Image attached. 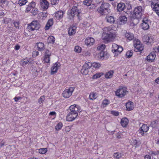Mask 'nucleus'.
<instances>
[{
  "label": "nucleus",
  "instance_id": "e433bc0d",
  "mask_svg": "<svg viewBox=\"0 0 159 159\" xmlns=\"http://www.w3.org/2000/svg\"><path fill=\"white\" fill-rule=\"evenodd\" d=\"M103 75L102 73H97L93 75V79H97V78L100 77L102 76Z\"/></svg>",
  "mask_w": 159,
  "mask_h": 159
},
{
  "label": "nucleus",
  "instance_id": "f257e3e1",
  "mask_svg": "<svg viewBox=\"0 0 159 159\" xmlns=\"http://www.w3.org/2000/svg\"><path fill=\"white\" fill-rule=\"evenodd\" d=\"M103 32L102 35V39L105 41L109 42L112 41L116 37L115 33L112 32L113 30L110 27H105L103 29Z\"/></svg>",
  "mask_w": 159,
  "mask_h": 159
},
{
  "label": "nucleus",
  "instance_id": "f03ea898",
  "mask_svg": "<svg viewBox=\"0 0 159 159\" xmlns=\"http://www.w3.org/2000/svg\"><path fill=\"white\" fill-rule=\"evenodd\" d=\"M110 6V4L107 3H102L100 7L98 8L97 11L101 15H107L110 12L109 9Z\"/></svg>",
  "mask_w": 159,
  "mask_h": 159
},
{
  "label": "nucleus",
  "instance_id": "473e14b6",
  "mask_svg": "<svg viewBox=\"0 0 159 159\" xmlns=\"http://www.w3.org/2000/svg\"><path fill=\"white\" fill-rule=\"evenodd\" d=\"M98 97L97 94L96 93H91L89 96V99L90 100H93L95 99Z\"/></svg>",
  "mask_w": 159,
  "mask_h": 159
},
{
  "label": "nucleus",
  "instance_id": "f8f14e48",
  "mask_svg": "<svg viewBox=\"0 0 159 159\" xmlns=\"http://www.w3.org/2000/svg\"><path fill=\"white\" fill-rule=\"evenodd\" d=\"M70 112L76 114H78V112L81 111L80 107L78 105L74 104L70 106Z\"/></svg>",
  "mask_w": 159,
  "mask_h": 159
},
{
  "label": "nucleus",
  "instance_id": "ea45409f",
  "mask_svg": "<svg viewBox=\"0 0 159 159\" xmlns=\"http://www.w3.org/2000/svg\"><path fill=\"white\" fill-rule=\"evenodd\" d=\"M81 48L78 46H75L74 48V51L77 53H80L81 51Z\"/></svg>",
  "mask_w": 159,
  "mask_h": 159
},
{
  "label": "nucleus",
  "instance_id": "de8ad7c7",
  "mask_svg": "<svg viewBox=\"0 0 159 159\" xmlns=\"http://www.w3.org/2000/svg\"><path fill=\"white\" fill-rule=\"evenodd\" d=\"M91 2L92 1L90 0H85L84 1L83 3L84 5L89 6L91 4Z\"/></svg>",
  "mask_w": 159,
  "mask_h": 159
},
{
  "label": "nucleus",
  "instance_id": "9b49d317",
  "mask_svg": "<svg viewBox=\"0 0 159 159\" xmlns=\"http://www.w3.org/2000/svg\"><path fill=\"white\" fill-rule=\"evenodd\" d=\"M74 88L70 87L68 89H65L62 93L63 97L65 98H69L70 97L74 91Z\"/></svg>",
  "mask_w": 159,
  "mask_h": 159
},
{
  "label": "nucleus",
  "instance_id": "a878e982",
  "mask_svg": "<svg viewBox=\"0 0 159 159\" xmlns=\"http://www.w3.org/2000/svg\"><path fill=\"white\" fill-rule=\"evenodd\" d=\"M114 71L113 70H110L106 73L105 74V77L106 79H111L113 77Z\"/></svg>",
  "mask_w": 159,
  "mask_h": 159
},
{
  "label": "nucleus",
  "instance_id": "dca6fc26",
  "mask_svg": "<svg viewBox=\"0 0 159 159\" xmlns=\"http://www.w3.org/2000/svg\"><path fill=\"white\" fill-rule=\"evenodd\" d=\"M78 114L69 112L66 117V120L68 121H72L74 120L78 116Z\"/></svg>",
  "mask_w": 159,
  "mask_h": 159
},
{
  "label": "nucleus",
  "instance_id": "774afa93",
  "mask_svg": "<svg viewBox=\"0 0 159 159\" xmlns=\"http://www.w3.org/2000/svg\"><path fill=\"white\" fill-rule=\"evenodd\" d=\"M20 48V46L19 45H16L15 47V49L16 50H18Z\"/></svg>",
  "mask_w": 159,
  "mask_h": 159
},
{
  "label": "nucleus",
  "instance_id": "5fc2aeb1",
  "mask_svg": "<svg viewBox=\"0 0 159 159\" xmlns=\"http://www.w3.org/2000/svg\"><path fill=\"white\" fill-rule=\"evenodd\" d=\"M39 55V52L37 51H34L33 52L32 56L33 57H35Z\"/></svg>",
  "mask_w": 159,
  "mask_h": 159
},
{
  "label": "nucleus",
  "instance_id": "37998d69",
  "mask_svg": "<svg viewBox=\"0 0 159 159\" xmlns=\"http://www.w3.org/2000/svg\"><path fill=\"white\" fill-rule=\"evenodd\" d=\"M106 46L104 44H102L100 46H99L97 47V49L98 50L101 51H103V50L105 48Z\"/></svg>",
  "mask_w": 159,
  "mask_h": 159
},
{
  "label": "nucleus",
  "instance_id": "69168bd1",
  "mask_svg": "<svg viewBox=\"0 0 159 159\" xmlns=\"http://www.w3.org/2000/svg\"><path fill=\"white\" fill-rule=\"evenodd\" d=\"M144 159H151V157L149 155H147L145 156Z\"/></svg>",
  "mask_w": 159,
  "mask_h": 159
},
{
  "label": "nucleus",
  "instance_id": "58836bf2",
  "mask_svg": "<svg viewBox=\"0 0 159 159\" xmlns=\"http://www.w3.org/2000/svg\"><path fill=\"white\" fill-rule=\"evenodd\" d=\"M27 2V0H19L18 3L20 6L25 5Z\"/></svg>",
  "mask_w": 159,
  "mask_h": 159
},
{
  "label": "nucleus",
  "instance_id": "bb28decb",
  "mask_svg": "<svg viewBox=\"0 0 159 159\" xmlns=\"http://www.w3.org/2000/svg\"><path fill=\"white\" fill-rule=\"evenodd\" d=\"M129 120L127 118H123L121 119L120 123L121 125L124 127H126L128 125Z\"/></svg>",
  "mask_w": 159,
  "mask_h": 159
},
{
  "label": "nucleus",
  "instance_id": "8fccbe9b",
  "mask_svg": "<svg viewBox=\"0 0 159 159\" xmlns=\"http://www.w3.org/2000/svg\"><path fill=\"white\" fill-rule=\"evenodd\" d=\"M88 6L89 9L90 10H93L95 9L96 7L95 5L93 4H90V5Z\"/></svg>",
  "mask_w": 159,
  "mask_h": 159
},
{
  "label": "nucleus",
  "instance_id": "aec40b11",
  "mask_svg": "<svg viewBox=\"0 0 159 159\" xmlns=\"http://www.w3.org/2000/svg\"><path fill=\"white\" fill-rule=\"evenodd\" d=\"M64 14L63 11H59L55 13L54 16L56 19L59 20L63 18Z\"/></svg>",
  "mask_w": 159,
  "mask_h": 159
},
{
  "label": "nucleus",
  "instance_id": "423d86ee",
  "mask_svg": "<svg viewBox=\"0 0 159 159\" xmlns=\"http://www.w3.org/2000/svg\"><path fill=\"white\" fill-rule=\"evenodd\" d=\"M123 50V48L121 46L118 45L116 43L112 44V51L114 53L115 56H117L120 54Z\"/></svg>",
  "mask_w": 159,
  "mask_h": 159
},
{
  "label": "nucleus",
  "instance_id": "f3484780",
  "mask_svg": "<svg viewBox=\"0 0 159 159\" xmlns=\"http://www.w3.org/2000/svg\"><path fill=\"white\" fill-rule=\"evenodd\" d=\"M40 3L41 8L43 11H46L48 9L49 3L46 0H41Z\"/></svg>",
  "mask_w": 159,
  "mask_h": 159
},
{
  "label": "nucleus",
  "instance_id": "cd10ccee",
  "mask_svg": "<svg viewBox=\"0 0 159 159\" xmlns=\"http://www.w3.org/2000/svg\"><path fill=\"white\" fill-rule=\"evenodd\" d=\"M125 7V5L124 3L120 2L117 4V10L119 12L122 11L124 10Z\"/></svg>",
  "mask_w": 159,
  "mask_h": 159
},
{
  "label": "nucleus",
  "instance_id": "2f4dec72",
  "mask_svg": "<svg viewBox=\"0 0 159 159\" xmlns=\"http://www.w3.org/2000/svg\"><path fill=\"white\" fill-rule=\"evenodd\" d=\"M30 63H31V59L30 58H26L20 61L21 64L24 65Z\"/></svg>",
  "mask_w": 159,
  "mask_h": 159
},
{
  "label": "nucleus",
  "instance_id": "4d7b16f0",
  "mask_svg": "<svg viewBox=\"0 0 159 159\" xmlns=\"http://www.w3.org/2000/svg\"><path fill=\"white\" fill-rule=\"evenodd\" d=\"M14 26L16 28H18L19 27V23L18 22H15L13 23Z\"/></svg>",
  "mask_w": 159,
  "mask_h": 159
},
{
  "label": "nucleus",
  "instance_id": "39448f33",
  "mask_svg": "<svg viewBox=\"0 0 159 159\" xmlns=\"http://www.w3.org/2000/svg\"><path fill=\"white\" fill-rule=\"evenodd\" d=\"M40 27L39 23L37 20L32 21L28 25L27 28L29 31L37 30Z\"/></svg>",
  "mask_w": 159,
  "mask_h": 159
},
{
  "label": "nucleus",
  "instance_id": "1a4fd4ad",
  "mask_svg": "<svg viewBox=\"0 0 159 159\" xmlns=\"http://www.w3.org/2000/svg\"><path fill=\"white\" fill-rule=\"evenodd\" d=\"M126 89L125 88L120 86L115 92V93L117 96L122 98L126 95Z\"/></svg>",
  "mask_w": 159,
  "mask_h": 159
},
{
  "label": "nucleus",
  "instance_id": "c03bdc74",
  "mask_svg": "<svg viewBox=\"0 0 159 159\" xmlns=\"http://www.w3.org/2000/svg\"><path fill=\"white\" fill-rule=\"evenodd\" d=\"M81 72L84 75H86L88 74L89 70L82 68L81 70Z\"/></svg>",
  "mask_w": 159,
  "mask_h": 159
},
{
  "label": "nucleus",
  "instance_id": "c85d7f7f",
  "mask_svg": "<svg viewBox=\"0 0 159 159\" xmlns=\"http://www.w3.org/2000/svg\"><path fill=\"white\" fill-rule=\"evenodd\" d=\"M53 24V20L52 19H50L49 20L47 24H46L45 29L46 30H47L49 29V28Z\"/></svg>",
  "mask_w": 159,
  "mask_h": 159
},
{
  "label": "nucleus",
  "instance_id": "052dcab7",
  "mask_svg": "<svg viewBox=\"0 0 159 159\" xmlns=\"http://www.w3.org/2000/svg\"><path fill=\"white\" fill-rule=\"evenodd\" d=\"M15 101V102H17L19 100L21 99V98L20 97H16L14 98Z\"/></svg>",
  "mask_w": 159,
  "mask_h": 159
},
{
  "label": "nucleus",
  "instance_id": "7c9ffc66",
  "mask_svg": "<svg viewBox=\"0 0 159 159\" xmlns=\"http://www.w3.org/2000/svg\"><path fill=\"white\" fill-rule=\"evenodd\" d=\"M125 37L129 41L132 40L134 38L133 34L127 32L125 34Z\"/></svg>",
  "mask_w": 159,
  "mask_h": 159
},
{
  "label": "nucleus",
  "instance_id": "2eb2a0df",
  "mask_svg": "<svg viewBox=\"0 0 159 159\" xmlns=\"http://www.w3.org/2000/svg\"><path fill=\"white\" fill-rule=\"evenodd\" d=\"M61 66V64L59 62L54 63L51 68V74L53 75L57 73L58 69Z\"/></svg>",
  "mask_w": 159,
  "mask_h": 159
},
{
  "label": "nucleus",
  "instance_id": "7ed1b4c3",
  "mask_svg": "<svg viewBox=\"0 0 159 159\" xmlns=\"http://www.w3.org/2000/svg\"><path fill=\"white\" fill-rule=\"evenodd\" d=\"M144 8L141 6L136 7L134 11L133 16L134 18L139 19L144 13Z\"/></svg>",
  "mask_w": 159,
  "mask_h": 159
},
{
  "label": "nucleus",
  "instance_id": "79ce46f5",
  "mask_svg": "<svg viewBox=\"0 0 159 159\" xmlns=\"http://www.w3.org/2000/svg\"><path fill=\"white\" fill-rule=\"evenodd\" d=\"M47 151V149L46 148H40L39 150V153L44 154Z\"/></svg>",
  "mask_w": 159,
  "mask_h": 159
},
{
  "label": "nucleus",
  "instance_id": "13d9d810",
  "mask_svg": "<svg viewBox=\"0 0 159 159\" xmlns=\"http://www.w3.org/2000/svg\"><path fill=\"white\" fill-rule=\"evenodd\" d=\"M104 52L103 51H101L99 54V56L100 57V58H102L104 57Z\"/></svg>",
  "mask_w": 159,
  "mask_h": 159
},
{
  "label": "nucleus",
  "instance_id": "603ef678",
  "mask_svg": "<svg viewBox=\"0 0 159 159\" xmlns=\"http://www.w3.org/2000/svg\"><path fill=\"white\" fill-rule=\"evenodd\" d=\"M111 114L115 116H118L119 114V112L117 111H111Z\"/></svg>",
  "mask_w": 159,
  "mask_h": 159
},
{
  "label": "nucleus",
  "instance_id": "3c124183",
  "mask_svg": "<svg viewBox=\"0 0 159 159\" xmlns=\"http://www.w3.org/2000/svg\"><path fill=\"white\" fill-rule=\"evenodd\" d=\"M59 0H51V4L52 5H56L58 3Z\"/></svg>",
  "mask_w": 159,
  "mask_h": 159
},
{
  "label": "nucleus",
  "instance_id": "b1692460",
  "mask_svg": "<svg viewBox=\"0 0 159 159\" xmlns=\"http://www.w3.org/2000/svg\"><path fill=\"white\" fill-rule=\"evenodd\" d=\"M105 19L107 22L110 24L114 23L115 21L114 17L112 16H106Z\"/></svg>",
  "mask_w": 159,
  "mask_h": 159
},
{
  "label": "nucleus",
  "instance_id": "c9c22d12",
  "mask_svg": "<svg viewBox=\"0 0 159 159\" xmlns=\"http://www.w3.org/2000/svg\"><path fill=\"white\" fill-rule=\"evenodd\" d=\"M48 42L50 43H53L55 42V38L53 36H50L48 39Z\"/></svg>",
  "mask_w": 159,
  "mask_h": 159
},
{
  "label": "nucleus",
  "instance_id": "a211bd4d",
  "mask_svg": "<svg viewBox=\"0 0 159 159\" xmlns=\"http://www.w3.org/2000/svg\"><path fill=\"white\" fill-rule=\"evenodd\" d=\"M143 39L146 44H151L154 41V38L151 35L145 36Z\"/></svg>",
  "mask_w": 159,
  "mask_h": 159
},
{
  "label": "nucleus",
  "instance_id": "393cba45",
  "mask_svg": "<svg viewBox=\"0 0 159 159\" xmlns=\"http://www.w3.org/2000/svg\"><path fill=\"white\" fill-rule=\"evenodd\" d=\"M126 106L127 110L131 111L133 109L134 107L133 103L131 102H129L126 103Z\"/></svg>",
  "mask_w": 159,
  "mask_h": 159
},
{
  "label": "nucleus",
  "instance_id": "680f3d73",
  "mask_svg": "<svg viewBox=\"0 0 159 159\" xmlns=\"http://www.w3.org/2000/svg\"><path fill=\"white\" fill-rule=\"evenodd\" d=\"M152 154L154 155H159V151H157L156 152H152Z\"/></svg>",
  "mask_w": 159,
  "mask_h": 159
},
{
  "label": "nucleus",
  "instance_id": "4c0bfd02",
  "mask_svg": "<svg viewBox=\"0 0 159 159\" xmlns=\"http://www.w3.org/2000/svg\"><path fill=\"white\" fill-rule=\"evenodd\" d=\"M92 66L96 69H98L101 66L100 63L97 62H93L92 64Z\"/></svg>",
  "mask_w": 159,
  "mask_h": 159
},
{
  "label": "nucleus",
  "instance_id": "c756f323",
  "mask_svg": "<svg viewBox=\"0 0 159 159\" xmlns=\"http://www.w3.org/2000/svg\"><path fill=\"white\" fill-rule=\"evenodd\" d=\"M76 27L75 26L70 27L68 30L69 35H71L75 34L76 32Z\"/></svg>",
  "mask_w": 159,
  "mask_h": 159
},
{
  "label": "nucleus",
  "instance_id": "ddd939ff",
  "mask_svg": "<svg viewBox=\"0 0 159 159\" xmlns=\"http://www.w3.org/2000/svg\"><path fill=\"white\" fill-rule=\"evenodd\" d=\"M52 53L51 51L48 49L45 50L44 54L43 61L44 62L48 63L50 62V57Z\"/></svg>",
  "mask_w": 159,
  "mask_h": 159
},
{
  "label": "nucleus",
  "instance_id": "0eeeda50",
  "mask_svg": "<svg viewBox=\"0 0 159 159\" xmlns=\"http://www.w3.org/2000/svg\"><path fill=\"white\" fill-rule=\"evenodd\" d=\"M151 7L159 16V1L156 0L150 1Z\"/></svg>",
  "mask_w": 159,
  "mask_h": 159
},
{
  "label": "nucleus",
  "instance_id": "49530a36",
  "mask_svg": "<svg viewBox=\"0 0 159 159\" xmlns=\"http://www.w3.org/2000/svg\"><path fill=\"white\" fill-rule=\"evenodd\" d=\"M31 12L34 15H37L38 13V11L36 8H33L31 10Z\"/></svg>",
  "mask_w": 159,
  "mask_h": 159
},
{
  "label": "nucleus",
  "instance_id": "864d4df0",
  "mask_svg": "<svg viewBox=\"0 0 159 159\" xmlns=\"http://www.w3.org/2000/svg\"><path fill=\"white\" fill-rule=\"evenodd\" d=\"M126 55L128 57H130L132 55V53L130 51H129L126 53Z\"/></svg>",
  "mask_w": 159,
  "mask_h": 159
},
{
  "label": "nucleus",
  "instance_id": "a18cd8bd",
  "mask_svg": "<svg viewBox=\"0 0 159 159\" xmlns=\"http://www.w3.org/2000/svg\"><path fill=\"white\" fill-rule=\"evenodd\" d=\"M109 103H110V101H109L107 99H105V100H103V102H102V104L103 105V106L104 107H106Z\"/></svg>",
  "mask_w": 159,
  "mask_h": 159
},
{
  "label": "nucleus",
  "instance_id": "a19ab883",
  "mask_svg": "<svg viewBox=\"0 0 159 159\" xmlns=\"http://www.w3.org/2000/svg\"><path fill=\"white\" fill-rule=\"evenodd\" d=\"M62 126V124L61 122H59L56 126L55 129L57 130H59L61 129Z\"/></svg>",
  "mask_w": 159,
  "mask_h": 159
},
{
  "label": "nucleus",
  "instance_id": "6e6d98bb",
  "mask_svg": "<svg viewBox=\"0 0 159 159\" xmlns=\"http://www.w3.org/2000/svg\"><path fill=\"white\" fill-rule=\"evenodd\" d=\"M29 5L33 8H34L35 6V3L34 2H31L30 3Z\"/></svg>",
  "mask_w": 159,
  "mask_h": 159
},
{
  "label": "nucleus",
  "instance_id": "0e129e2a",
  "mask_svg": "<svg viewBox=\"0 0 159 159\" xmlns=\"http://www.w3.org/2000/svg\"><path fill=\"white\" fill-rule=\"evenodd\" d=\"M1 3H2V5L3 4H5V3L7 4V1L6 0H1Z\"/></svg>",
  "mask_w": 159,
  "mask_h": 159
},
{
  "label": "nucleus",
  "instance_id": "20e7f679",
  "mask_svg": "<svg viewBox=\"0 0 159 159\" xmlns=\"http://www.w3.org/2000/svg\"><path fill=\"white\" fill-rule=\"evenodd\" d=\"M80 13L78 7L76 6L73 7L72 8L67 11L68 18L70 20L72 19L75 16H77Z\"/></svg>",
  "mask_w": 159,
  "mask_h": 159
},
{
  "label": "nucleus",
  "instance_id": "bf43d9fd",
  "mask_svg": "<svg viewBox=\"0 0 159 159\" xmlns=\"http://www.w3.org/2000/svg\"><path fill=\"white\" fill-rule=\"evenodd\" d=\"M33 8L30 7L29 5H28L27 7L26 8V11L27 12H29V11H31Z\"/></svg>",
  "mask_w": 159,
  "mask_h": 159
},
{
  "label": "nucleus",
  "instance_id": "09e8293b",
  "mask_svg": "<svg viewBox=\"0 0 159 159\" xmlns=\"http://www.w3.org/2000/svg\"><path fill=\"white\" fill-rule=\"evenodd\" d=\"M45 100V97L44 96H41L39 99L38 102L39 103H41L43 102Z\"/></svg>",
  "mask_w": 159,
  "mask_h": 159
},
{
  "label": "nucleus",
  "instance_id": "412c9836",
  "mask_svg": "<svg viewBox=\"0 0 159 159\" xmlns=\"http://www.w3.org/2000/svg\"><path fill=\"white\" fill-rule=\"evenodd\" d=\"M120 24H124L126 23L127 21V18L125 16H120L118 19Z\"/></svg>",
  "mask_w": 159,
  "mask_h": 159
},
{
  "label": "nucleus",
  "instance_id": "72a5a7b5",
  "mask_svg": "<svg viewBox=\"0 0 159 159\" xmlns=\"http://www.w3.org/2000/svg\"><path fill=\"white\" fill-rule=\"evenodd\" d=\"M92 63H91L89 62H85L82 68L89 70V69L92 66Z\"/></svg>",
  "mask_w": 159,
  "mask_h": 159
},
{
  "label": "nucleus",
  "instance_id": "338daca9",
  "mask_svg": "<svg viewBox=\"0 0 159 159\" xmlns=\"http://www.w3.org/2000/svg\"><path fill=\"white\" fill-rule=\"evenodd\" d=\"M49 115H50L55 116L56 115V113L54 111H52L49 113Z\"/></svg>",
  "mask_w": 159,
  "mask_h": 159
},
{
  "label": "nucleus",
  "instance_id": "f704fd0d",
  "mask_svg": "<svg viewBox=\"0 0 159 159\" xmlns=\"http://www.w3.org/2000/svg\"><path fill=\"white\" fill-rule=\"evenodd\" d=\"M123 155V154L120 152H116L114 154L113 156L115 158L119 159L121 158Z\"/></svg>",
  "mask_w": 159,
  "mask_h": 159
},
{
  "label": "nucleus",
  "instance_id": "4468645a",
  "mask_svg": "<svg viewBox=\"0 0 159 159\" xmlns=\"http://www.w3.org/2000/svg\"><path fill=\"white\" fill-rule=\"evenodd\" d=\"M143 23L141 24V27L144 30H147L149 29V24L150 22V20H148V17H145L143 18Z\"/></svg>",
  "mask_w": 159,
  "mask_h": 159
},
{
  "label": "nucleus",
  "instance_id": "6e6552de",
  "mask_svg": "<svg viewBox=\"0 0 159 159\" xmlns=\"http://www.w3.org/2000/svg\"><path fill=\"white\" fill-rule=\"evenodd\" d=\"M134 45L135 48L134 50L136 52H141L144 49L143 45L138 39H135L134 40Z\"/></svg>",
  "mask_w": 159,
  "mask_h": 159
},
{
  "label": "nucleus",
  "instance_id": "9d476101",
  "mask_svg": "<svg viewBox=\"0 0 159 159\" xmlns=\"http://www.w3.org/2000/svg\"><path fill=\"white\" fill-rule=\"evenodd\" d=\"M149 127L147 125L143 124L138 131V134L140 136L144 135L145 133L147 132L149 130Z\"/></svg>",
  "mask_w": 159,
  "mask_h": 159
},
{
  "label": "nucleus",
  "instance_id": "5701e85b",
  "mask_svg": "<svg viewBox=\"0 0 159 159\" xmlns=\"http://www.w3.org/2000/svg\"><path fill=\"white\" fill-rule=\"evenodd\" d=\"M156 55L154 52H151L147 57V60L148 61H152L155 58Z\"/></svg>",
  "mask_w": 159,
  "mask_h": 159
},
{
  "label": "nucleus",
  "instance_id": "4be33fe9",
  "mask_svg": "<svg viewBox=\"0 0 159 159\" xmlns=\"http://www.w3.org/2000/svg\"><path fill=\"white\" fill-rule=\"evenodd\" d=\"M38 50L40 52L43 51L45 49V46L44 43L42 42H39L36 43Z\"/></svg>",
  "mask_w": 159,
  "mask_h": 159
},
{
  "label": "nucleus",
  "instance_id": "e2e57ef3",
  "mask_svg": "<svg viewBox=\"0 0 159 159\" xmlns=\"http://www.w3.org/2000/svg\"><path fill=\"white\" fill-rule=\"evenodd\" d=\"M154 50L155 52H157L159 54V45L157 48H154Z\"/></svg>",
  "mask_w": 159,
  "mask_h": 159
},
{
  "label": "nucleus",
  "instance_id": "6ab92c4d",
  "mask_svg": "<svg viewBox=\"0 0 159 159\" xmlns=\"http://www.w3.org/2000/svg\"><path fill=\"white\" fill-rule=\"evenodd\" d=\"M94 42V39L91 37L87 38L85 40V44L89 46L92 45Z\"/></svg>",
  "mask_w": 159,
  "mask_h": 159
}]
</instances>
